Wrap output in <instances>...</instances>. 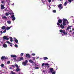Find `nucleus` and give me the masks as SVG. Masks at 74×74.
I'll use <instances>...</instances> for the list:
<instances>
[{
    "label": "nucleus",
    "instance_id": "nucleus-1",
    "mask_svg": "<svg viewBox=\"0 0 74 74\" xmlns=\"http://www.w3.org/2000/svg\"><path fill=\"white\" fill-rule=\"evenodd\" d=\"M67 19H64L63 18L62 19V24H61L60 25V27L62 29H64V26H66V22H67Z\"/></svg>",
    "mask_w": 74,
    "mask_h": 74
},
{
    "label": "nucleus",
    "instance_id": "nucleus-2",
    "mask_svg": "<svg viewBox=\"0 0 74 74\" xmlns=\"http://www.w3.org/2000/svg\"><path fill=\"white\" fill-rule=\"evenodd\" d=\"M28 61L27 60H26L25 62H22V64L23 66H26L27 64V63H28Z\"/></svg>",
    "mask_w": 74,
    "mask_h": 74
},
{
    "label": "nucleus",
    "instance_id": "nucleus-3",
    "mask_svg": "<svg viewBox=\"0 0 74 74\" xmlns=\"http://www.w3.org/2000/svg\"><path fill=\"white\" fill-rule=\"evenodd\" d=\"M44 65L45 66H48V67H49V64L47 63H46L45 64H44V63L42 64V66H43Z\"/></svg>",
    "mask_w": 74,
    "mask_h": 74
},
{
    "label": "nucleus",
    "instance_id": "nucleus-4",
    "mask_svg": "<svg viewBox=\"0 0 74 74\" xmlns=\"http://www.w3.org/2000/svg\"><path fill=\"white\" fill-rule=\"evenodd\" d=\"M60 33H63V34H65V31L64 30L60 29Z\"/></svg>",
    "mask_w": 74,
    "mask_h": 74
},
{
    "label": "nucleus",
    "instance_id": "nucleus-5",
    "mask_svg": "<svg viewBox=\"0 0 74 74\" xmlns=\"http://www.w3.org/2000/svg\"><path fill=\"white\" fill-rule=\"evenodd\" d=\"M58 8H60V10H62V9L63 8V7L62 6V4H60L58 5Z\"/></svg>",
    "mask_w": 74,
    "mask_h": 74
},
{
    "label": "nucleus",
    "instance_id": "nucleus-6",
    "mask_svg": "<svg viewBox=\"0 0 74 74\" xmlns=\"http://www.w3.org/2000/svg\"><path fill=\"white\" fill-rule=\"evenodd\" d=\"M1 10H3L4 9V8H5V7H4V6L2 4H1Z\"/></svg>",
    "mask_w": 74,
    "mask_h": 74
},
{
    "label": "nucleus",
    "instance_id": "nucleus-7",
    "mask_svg": "<svg viewBox=\"0 0 74 74\" xmlns=\"http://www.w3.org/2000/svg\"><path fill=\"white\" fill-rule=\"evenodd\" d=\"M3 38L4 40H9V38H7V37L6 36H4L3 37Z\"/></svg>",
    "mask_w": 74,
    "mask_h": 74
},
{
    "label": "nucleus",
    "instance_id": "nucleus-8",
    "mask_svg": "<svg viewBox=\"0 0 74 74\" xmlns=\"http://www.w3.org/2000/svg\"><path fill=\"white\" fill-rule=\"evenodd\" d=\"M58 22L59 23H62V20H61L60 19H59L58 20Z\"/></svg>",
    "mask_w": 74,
    "mask_h": 74
},
{
    "label": "nucleus",
    "instance_id": "nucleus-9",
    "mask_svg": "<svg viewBox=\"0 0 74 74\" xmlns=\"http://www.w3.org/2000/svg\"><path fill=\"white\" fill-rule=\"evenodd\" d=\"M2 19H5V20H7V17L5 16H3L2 17Z\"/></svg>",
    "mask_w": 74,
    "mask_h": 74
},
{
    "label": "nucleus",
    "instance_id": "nucleus-10",
    "mask_svg": "<svg viewBox=\"0 0 74 74\" xmlns=\"http://www.w3.org/2000/svg\"><path fill=\"white\" fill-rule=\"evenodd\" d=\"M25 57H27V58H30V55L29 54H26Z\"/></svg>",
    "mask_w": 74,
    "mask_h": 74
},
{
    "label": "nucleus",
    "instance_id": "nucleus-11",
    "mask_svg": "<svg viewBox=\"0 0 74 74\" xmlns=\"http://www.w3.org/2000/svg\"><path fill=\"white\" fill-rule=\"evenodd\" d=\"M50 70V72L51 73H52L53 72V68H51L49 69Z\"/></svg>",
    "mask_w": 74,
    "mask_h": 74
},
{
    "label": "nucleus",
    "instance_id": "nucleus-12",
    "mask_svg": "<svg viewBox=\"0 0 74 74\" xmlns=\"http://www.w3.org/2000/svg\"><path fill=\"white\" fill-rule=\"evenodd\" d=\"M11 56V58H16V56L14 55H12Z\"/></svg>",
    "mask_w": 74,
    "mask_h": 74
},
{
    "label": "nucleus",
    "instance_id": "nucleus-13",
    "mask_svg": "<svg viewBox=\"0 0 74 74\" xmlns=\"http://www.w3.org/2000/svg\"><path fill=\"white\" fill-rule=\"evenodd\" d=\"M21 60H23V57L20 58L18 61V62H20V61H21Z\"/></svg>",
    "mask_w": 74,
    "mask_h": 74
},
{
    "label": "nucleus",
    "instance_id": "nucleus-14",
    "mask_svg": "<svg viewBox=\"0 0 74 74\" xmlns=\"http://www.w3.org/2000/svg\"><path fill=\"white\" fill-rule=\"evenodd\" d=\"M29 62H30V63H32V64H33V63H34V62L32 61V60H29Z\"/></svg>",
    "mask_w": 74,
    "mask_h": 74
},
{
    "label": "nucleus",
    "instance_id": "nucleus-15",
    "mask_svg": "<svg viewBox=\"0 0 74 74\" xmlns=\"http://www.w3.org/2000/svg\"><path fill=\"white\" fill-rule=\"evenodd\" d=\"M67 3H69V2H67V1L66 0V2H65V3H64V6H66V5H67Z\"/></svg>",
    "mask_w": 74,
    "mask_h": 74
},
{
    "label": "nucleus",
    "instance_id": "nucleus-16",
    "mask_svg": "<svg viewBox=\"0 0 74 74\" xmlns=\"http://www.w3.org/2000/svg\"><path fill=\"white\" fill-rule=\"evenodd\" d=\"M9 38L10 39V41L12 42L13 41V40H12V37H10Z\"/></svg>",
    "mask_w": 74,
    "mask_h": 74
},
{
    "label": "nucleus",
    "instance_id": "nucleus-17",
    "mask_svg": "<svg viewBox=\"0 0 74 74\" xmlns=\"http://www.w3.org/2000/svg\"><path fill=\"white\" fill-rule=\"evenodd\" d=\"M1 60H4L5 59V56H2L1 58Z\"/></svg>",
    "mask_w": 74,
    "mask_h": 74
},
{
    "label": "nucleus",
    "instance_id": "nucleus-18",
    "mask_svg": "<svg viewBox=\"0 0 74 74\" xmlns=\"http://www.w3.org/2000/svg\"><path fill=\"white\" fill-rule=\"evenodd\" d=\"M11 27H12V26H11L10 27H8L6 28L7 30H9V29H11Z\"/></svg>",
    "mask_w": 74,
    "mask_h": 74
},
{
    "label": "nucleus",
    "instance_id": "nucleus-19",
    "mask_svg": "<svg viewBox=\"0 0 74 74\" xmlns=\"http://www.w3.org/2000/svg\"><path fill=\"white\" fill-rule=\"evenodd\" d=\"M3 47L4 48H6L7 47V45L5 44L3 45Z\"/></svg>",
    "mask_w": 74,
    "mask_h": 74
},
{
    "label": "nucleus",
    "instance_id": "nucleus-20",
    "mask_svg": "<svg viewBox=\"0 0 74 74\" xmlns=\"http://www.w3.org/2000/svg\"><path fill=\"white\" fill-rule=\"evenodd\" d=\"M43 59L44 60H47L48 59V58H47V57H43Z\"/></svg>",
    "mask_w": 74,
    "mask_h": 74
},
{
    "label": "nucleus",
    "instance_id": "nucleus-21",
    "mask_svg": "<svg viewBox=\"0 0 74 74\" xmlns=\"http://www.w3.org/2000/svg\"><path fill=\"white\" fill-rule=\"evenodd\" d=\"M16 71H20V69L19 68H17L16 69Z\"/></svg>",
    "mask_w": 74,
    "mask_h": 74
},
{
    "label": "nucleus",
    "instance_id": "nucleus-22",
    "mask_svg": "<svg viewBox=\"0 0 74 74\" xmlns=\"http://www.w3.org/2000/svg\"><path fill=\"white\" fill-rule=\"evenodd\" d=\"M11 74H16V73L14 72L13 71H11Z\"/></svg>",
    "mask_w": 74,
    "mask_h": 74
},
{
    "label": "nucleus",
    "instance_id": "nucleus-23",
    "mask_svg": "<svg viewBox=\"0 0 74 74\" xmlns=\"http://www.w3.org/2000/svg\"><path fill=\"white\" fill-rule=\"evenodd\" d=\"M6 42L8 43V44H10V45H12V43H10V42L8 41H7Z\"/></svg>",
    "mask_w": 74,
    "mask_h": 74
},
{
    "label": "nucleus",
    "instance_id": "nucleus-24",
    "mask_svg": "<svg viewBox=\"0 0 74 74\" xmlns=\"http://www.w3.org/2000/svg\"><path fill=\"white\" fill-rule=\"evenodd\" d=\"M5 26H3L2 27V29L3 30H4L5 29Z\"/></svg>",
    "mask_w": 74,
    "mask_h": 74
},
{
    "label": "nucleus",
    "instance_id": "nucleus-25",
    "mask_svg": "<svg viewBox=\"0 0 74 74\" xmlns=\"http://www.w3.org/2000/svg\"><path fill=\"white\" fill-rule=\"evenodd\" d=\"M71 29V28L70 29V28L69 27V25L68 26V27L67 28V29H66V30H69V29Z\"/></svg>",
    "mask_w": 74,
    "mask_h": 74
},
{
    "label": "nucleus",
    "instance_id": "nucleus-26",
    "mask_svg": "<svg viewBox=\"0 0 74 74\" xmlns=\"http://www.w3.org/2000/svg\"><path fill=\"white\" fill-rule=\"evenodd\" d=\"M15 42L16 43H18V40L17 39H16L15 40Z\"/></svg>",
    "mask_w": 74,
    "mask_h": 74
},
{
    "label": "nucleus",
    "instance_id": "nucleus-27",
    "mask_svg": "<svg viewBox=\"0 0 74 74\" xmlns=\"http://www.w3.org/2000/svg\"><path fill=\"white\" fill-rule=\"evenodd\" d=\"M7 22L8 23V24H11V21H7Z\"/></svg>",
    "mask_w": 74,
    "mask_h": 74
},
{
    "label": "nucleus",
    "instance_id": "nucleus-28",
    "mask_svg": "<svg viewBox=\"0 0 74 74\" xmlns=\"http://www.w3.org/2000/svg\"><path fill=\"white\" fill-rule=\"evenodd\" d=\"M1 67H4V64H1Z\"/></svg>",
    "mask_w": 74,
    "mask_h": 74
},
{
    "label": "nucleus",
    "instance_id": "nucleus-29",
    "mask_svg": "<svg viewBox=\"0 0 74 74\" xmlns=\"http://www.w3.org/2000/svg\"><path fill=\"white\" fill-rule=\"evenodd\" d=\"M51 73L52 74H55V73H56V72L55 71L52 72H51Z\"/></svg>",
    "mask_w": 74,
    "mask_h": 74
},
{
    "label": "nucleus",
    "instance_id": "nucleus-30",
    "mask_svg": "<svg viewBox=\"0 0 74 74\" xmlns=\"http://www.w3.org/2000/svg\"><path fill=\"white\" fill-rule=\"evenodd\" d=\"M56 11L55 10L53 11V12L54 13H56Z\"/></svg>",
    "mask_w": 74,
    "mask_h": 74
},
{
    "label": "nucleus",
    "instance_id": "nucleus-31",
    "mask_svg": "<svg viewBox=\"0 0 74 74\" xmlns=\"http://www.w3.org/2000/svg\"><path fill=\"white\" fill-rule=\"evenodd\" d=\"M5 15L6 16H8V15H9V14L7 13L6 12L5 13Z\"/></svg>",
    "mask_w": 74,
    "mask_h": 74
},
{
    "label": "nucleus",
    "instance_id": "nucleus-32",
    "mask_svg": "<svg viewBox=\"0 0 74 74\" xmlns=\"http://www.w3.org/2000/svg\"><path fill=\"white\" fill-rule=\"evenodd\" d=\"M11 18H14L15 15H12L11 16Z\"/></svg>",
    "mask_w": 74,
    "mask_h": 74
},
{
    "label": "nucleus",
    "instance_id": "nucleus-33",
    "mask_svg": "<svg viewBox=\"0 0 74 74\" xmlns=\"http://www.w3.org/2000/svg\"><path fill=\"white\" fill-rule=\"evenodd\" d=\"M15 66L17 67V68H19V66H18V65L16 64V65H15Z\"/></svg>",
    "mask_w": 74,
    "mask_h": 74
},
{
    "label": "nucleus",
    "instance_id": "nucleus-34",
    "mask_svg": "<svg viewBox=\"0 0 74 74\" xmlns=\"http://www.w3.org/2000/svg\"><path fill=\"white\" fill-rule=\"evenodd\" d=\"M57 25H58V26H60V23H57Z\"/></svg>",
    "mask_w": 74,
    "mask_h": 74
},
{
    "label": "nucleus",
    "instance_id": "nucleus-35",
    "mask_svg": "<svg viewBox=\"0 0 74 74\" xmlns=\"http://www.w3.org/2000/svg\"><path fill=\"white\" fill-rule=\"evenodd\" d=\"M12 21H15V17H14L13 18H12Z\"/></svg>",
    "mask_w": 74,
    "mask_h": 74
},
{
    "label": "nucleus",
    "instance_id": "nucleus-36",
    "mask_svg": "<svg viewBox=\"0 0 74 74\" xmlns=\"http://www.w3.org/2000/svg\"><path fill=\"white\" fill-rule=\"evenodd\" d=\"M68 1L69 3H71V1H72V0H68Z\"/></svg>",
    "mask_w": 74,
    "mask_h": 74
},
{
    "label": "nucleus",
    "instance_id": "nucleus-37",
    "mask_svg": "<svg viewBox=\"0 0 74 74\" xmlns=\"http://www.w3.org/2000/svg\"><path fill=\"white\" fill-rule=\"evenodd\" d=\"M7 64H10V61H8L7 62Z\"/></svg>",
    "mask_w": 74,
    "mask_h": 74
},
{
    "label": "nucleus",
    "instance_id": "nucleus-38",
    "mask_svg": "<svg viewBox=\"0 0 74 74\" xmlns=\"http://www.w3.org/2000/svg\"><path fill=\"white\" fill-rule=\"evenodd\" d=\"M32 56H35V55H36V54L35 53H32Z\"/></svg>",
    "mask_w": 74,
    "mask_h": 74
},
{
    "label": "nucleus",
    "instance_id": "nucleus-39",
    "mask_svg": "<svg viewBox=\"0 0 74 74\" xmlns=\"http://www.w3.org/2000/svg\"><path fill=\"white\" fill-rule=\"evenodd\" d=\"M14 47L16 48V47H18V45H14Z\"/></svg>",
    "mask_w": 74,
    "mask_h": 74
},
{
    "label": "nucleus",
    "instance_id": "nucleus-40",
    "mask_svg": "<svg viewBox=\"0 0 74 74\" xmlns=\"http://www.w3.org/2000/svg\"><path fill=\"white\" fill-rule=\"evenodd\" d=\"M35 69H39V68H38V67H35Z\"/></svg>",
    "mask_w": 74,
    "mask_h": 74
},
{
    "label": "nucleus",
    "instance_id": "nucleus-41",
    "mask_svg": "<svg viewBox=\"0 0 74 74\" xmlns=\"http://www.w3.org/2000/svg\"><path fill=\"white\" fill-rule=\"evenodd\" d=\"M23 53H21V56H23Z\"/></svg>",
    "mask_w": 74,
    "mask_h": 74
},
{
    "label": "nucleus",
    "instance_id": "nucleus-42",
    "mask_svg": "<svg viewBox=\"0 0 74 74\" xmlns=\"http://www.w3.org/2000/svg\"><path fill=\"white\" fill-rule=\"evenodd\" d=\"M11 66L12 67H14V68H15V66L14 65H11Z\"/></svg>",
    "mask_w": 74,
    "mask_h": 74
},
{
    "label": "nucleus",
    "instance_id": "nucleus-43",
    "mask_svg": "<svg viewBox=\"0 0 74 74\" xmlns=\"http://www.w3.org/2000/svg\"><path fill=\"white\" fill-rule=\"evenodd\" d=\"M51 0H49L48 1L49 3H51Z\"/></svg>",
    "mask_w": 74,
    "mask_h": 74
},
{
    "label": "nucleus",
    "instance_id": "nucleus-44",
    "mask_svg": "<svg viewBox=\"0 0 74 74\" xmlns=\"http://www.w3.org/2000/svg\"><path fill=\"white\" fill-rule=\"evenodd\" d=\"M65 34V35H67V32L65 33V34Z\"/></svg>",
    "mask_w": 74,
    "mask_h": 74
},
{
    "label": "nucleus",
    "instance_id": "nucleus-45",
    "mask_svg": "<svg viewBox=\"0 0 74 74\" xmlns=\"http://www.w3.org/2000/svg\"><path fill=\"white\" fill-rule=\"evenodd\" d=\"M3 33H5L6 32V30H5L4 31H3Z\"/></svg>",
    "mask_w": 74,
    "mask_h": 74
},
{
    "label": "nucleus",
    "instance_id": "nucleus-46",
    "mask_svg": "<svg viewBox=\"0 0 74 74\" xmlns=\"http://www.w3.org/2000/svg\"><path fill=\"white\" fill-rule=\"evenodd\" d=\"M1 3H2L3 4L4 3V1H2L1 2Z\"/></svg>",
    "mask_w": 74,
    "mask_h": 74
},
{
    "label": "nucleus",
    "instance_id": "nucleus-47",
    "mask_svg": "<svg viewBox=\"0 0 74 74\" xmlns=\"http://www.w3.org/2000/svg\"><path fill=\"white\" fill-rule=\"evenodd\" d=\"M69 27L70 28L71 27H73V25H71L70 26H69Z\"/></svg>",
    "mask_w": 74,
    "mask_h": 74
},
{
    "label": "nucleus",
    "instance_id": "nucleus-48",
    "mask_svg": "<svg viewBox=\"0 0 74 74\" xmlns=\"http://www.w3.org/2000/svg\"><path fill=\"white\" fill-rule=\"evenodd\" d=\"M49 8L48 9L49 10V9H50V8H51V7L49 5Z\"/></svg>",
    "mask_w": 74,
    "mask_h": 74
},
{
    "label": "nucleus",
    "instance_id": "nucleus-49",
    "mask_svg": "<svg viewBox=\"0 0 74 74\" xmlns=\"http://www.w3.org/2000/svg\"><path fill=\"white\" fill-rule=\"evenodd\" d=\"M10 46H11L12 47V45H10Z\"/></svg>",
    "mask_w": 74,
    "mask_h": 74
},
{
    "label": "nucleus",
    "instance_id": "nucleus-50",
    "mask_svg": "<svg viewBox=\"0 0 74 74\" xmlns=\"http://www.w3.org/2000/svg\"><path fill=\"white\" fill-rule=\"evenodd\" d=\"M0 33H1V34H3V32L2 31H1Z\"/></svg>",
    "mask_w": 74,
    "mask_h": 74
},
{
    "label": "nucleus",
    "instance_id": "nucleus-51",
    "mask_svg": "<svg viewBox=\"0 0 74 74\" xmlns=\"http://www.w3.org/2000/svg\"><path fill=\"white\" fill-rule=\"evenodd\" d=\"M5 59H7V58L5 57Z\"/></svg>",
    "mask_w": 74,
    "mask_h": 74
},
{
    "label": "nucleus",
    "instance_id": "nucleus-52",
    "mask_svg": "<svg viewBox=\"0 0 74 74\" xmlns=\"http://www.w3.org/2000/svg\"><path fill=\"white\" fill-rule=\"evenodd\" d=\"M66 23L67 24H68V23H69V22H68V21H67V22H66Z\"/></svg>",
    "mask_w": 74,
    "mask_h": 74
},
{
    "label": "nucleus",
    "instance_id": "nucleus-53",
    "mask_svg": "<svg viewBox=\"0 0 74 74\" xmlns=\"http://www.w3.org/2000/svg\"><path fill=\"white\" fill-rule=\"evenodd\" d=\"M14 60H16V58H14Z\"/></svg>",
    "mask_w": 74,
    "mask_h": 74
},
{
    "label": "nucleus",
    "instance_id": "nucleus-54",
    "mask_svg": "<svg viewBox=\"0 0 74 74\" xmlns=\"http://www.w3.org/2000/svg\"><path fill=\"white\" fill-rule=\"evenodd\" d=\"M10 69H12V68H11V67H10Z\"/></svg>",
    "mask_w": 74,
    "mask_h": 74
},
{
    "label": "nucleus",
    "instance_id": "nucleus-55",
    "mask_svg": "<svg viewBox=\"0 0 74 74\" xmlns=\"http://www.w3.org/2000/svg\"><path fill=\"white\" fill-rule=\"evenodd\" d=\"M70 32H72V31H71V30L70 31Z\"/></svg>",
    "mask_w": 74,
    "mask_h": 74
},
{
    "label": "nucleus",
    "instance_id": "nucleus-56",
    "mask_svg": "<svg viewBox=\"0 0 74 74\" xmlns=\"http://www.w3.org/2000/svg\"><path fill=\"white\" fill-rule=\"evenodd\" d=\"M9 14L10 15H11V13H9Z\"/></svg>",
    "mask_w": 74,
    "mask_h": 74
},
{
    "label": "nucleus",
    "instance_id": "nucleus-57",
    "mask_svg": "<svg viewBox=\"0 0 74 74\" xmlns=\"http://www.w3.org/2000/svg\"><path fill=\"white\" fill-rule=\"evenodd\" d=\"M14 39H15L16 40V38H14Z\"/></svg>",
    "mask_w": 74,
    "mask_h": 74
},
{
    "label": "nucleus",
    "instance_id": "nucleus-58",
    "mask_svg": "<svg viewBox=\"0 0 74 74\" xmlns=\"http://www.w3.org/2000/svg\"><path fill=\"white\" fill-rule=\"evenodd\" d=\"M33 60H35V58H34V59H33Z\"/></svg>",
    "mask_w": 74,
    "mask_h": 74
},
{
    "label": "nucleus",
    "instance_id": "nucleus-59",
    "mask_svg": "<svg viewBox=\"0 0 74 74\" xmlns=\"http://www.w3.org/2000/svg\"><path fill=\"white\" fill-rule=\"evenodd\" d=\"M43 72L44 73H45V71H43Z\"/></svg>",
    "mask_w": 74,
    "mask_h": 74
},
{
    "label": "nucleus",
    "instance_id": "nucleus-60",
    "mask_svg": "<svg viewBox=\"0 0 74 74\" xmlns=\"http://www.w3.org/2000/svg\"><path fill=\"white\" fill-rule=\"evenodd\" d=\"M55 1V0H52V1Z\"/></svg>",
    "mask_w": 74,
    "mask_h": 74
},
{
    "label": "nucleus",
    "instance_id": "nucleus-61",
    "mask_svg": "<svg viewBox=\"0 0 74 74\" xmlns=\"http://www.w3.org/2000/svg\"><path fill=\"white\" fill-rule=\"evenodd\" d=\"M73 34H74V32H73Z\"/></svg>",
    "mask_w": 74,
    "mask_h": 74
},
{
    "label": "nucleus",
    "instance_id": "nucleus-62",
    "mask_svg": "<svg viewBox=\"0 0 74 74\" xmlns=\"http://www.w3.org/2000/svg\"><path fill=\"white\" fill-rule=\"evenodd\" d=\"M72 0V1H74V0Z\"/></svg>",
    "mask_w": 74,
    "mask_h": 74
},
{
    "label": "nucleus",
    "instance_id": "nucleus-63",
    "mask_svg": "<svg viewBox=\"0 0 74 74\" xmlns=\"http://www.w3.org/2000/svg\"><path fill=\"white\" fill-rule=\"evenodd\" d=\"M60 1H62V0H60Z\"/></svg>",
    "mask_w": 74,
    "mask_h": 74
},
{
    "label": "nucleus",
    "instance_id": "nucleus-64",
    "mask_svg": "<svg viewBox=\"0 0 74 74\" xmlns=\"http://www.w3.org/2000/svg\"><path fill=\"white\" fill-rule=\"evenodd\" d=\"M32 74H34V73H32Z\"/></svg>",
    "mask_w": 74,
    "mask_h": 74
}]
</instances>
